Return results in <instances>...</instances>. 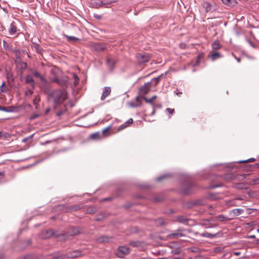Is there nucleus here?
Here are the masks:
<instances>
[{"label": "nucleus", "instance_id": "nucleus-23", "mask_svg": "<svg viewBox=\"0 0 259 259\" xmlns=\"http://www.w3.org/2000/svg\"><path fill=\"white\" fill-rule=\"evenodd\" d=\"M64 36L67 39V40L70 42H74L77 40H78L79 39L75 36H69L66 34H64Z\"/></svg>", "mask_w": 259, "mask_h": 259}, {"label": "nucleus", "instance_id": "nucleus-62", "mask_svg": "<svg viewBox=\"0 0 259 259\" xmlns=\"http://www.w3.org/2000/svg\"><path fill=\"white\" fill-rule=\"evenodd\" d=\"M2 135V133L0 132V137H1Z\"/></svg>", "mask_w": 259, "mask_h": 259}, {"label": "nucleus", "instance_id": "nucleus-32", "mask_svg": "<svg viewBox=\"0 0 259 259\" xmlns=\"http://www.w3.org/2000/svg\"><path fill=\"white\" fill-rule=\"evenodd\" d=\"M53 234H54V232H53V230H52L46 231V235L44 236V237L45 238H49L52 235H53Z\"/></svg>", "mask_w": 259, "mask_h": 259}, {"label": "nucleus", "instance_id": "nucleus-15", "mask_svg": "<svg viewBox=\"0 0 259 259\" xmlns=\"http://www.w3.org/2000/svg\"><path fill=\"white\" fill-rule=\"evenodd\" d=\"M26 82L30 84L32 88H34L35 86V82L34 79H33L32 76L28 75L26 76Z\"/></svg>", "mask_w": 259, "mask_h": 259}, {"label": "nucleus", "instance_id": "nucleus-12", "mask_svg": "<svg viewBox=\"0 0 259 259\" xmlns=\"http://www.w3.org/2000/svg\"><path fill=\"white\" fill-rule=\"evenodd\" d=\"M215 219L220 222H227L230 221L231 219L229 218L226 215L223 214H220L215 217Z\"/></svg>", "mask_w": 259, "mask_h": 259}, {"label": "nucleus", "instance_id": "nucleus-48", "mask_svg": "<svg viewBox=\"0 0 259 259\" xmlns=\"http://www.w3.org/2000/svg\"><path fill=\"white\" fill-rule=\"evenodd\" d=\"M236 4H237V2L235 0H231V2H230L229 6H234Z\"/></svg>", "mask_w": 259, "mask_h": 259}, {"label": "nucleus", "instance_id": "nucleus-25", "mask_svg": "<svg viewBox=\"0 0 259 259\" xmlns=\"http://www.w3.org/2000/svg\"><path fill=\"white\" fill-rule=\"evenodd\" d=\"M202 6L206 12L210 10V5L209 3L207 2H204L202 4Z\"/></svg>", "mask_w": 259, "mask_h": 259}, {"label": "nucleus", "instance_id": "nucleus-39", "mask_svg": "<svg viewBox=\"0 0 259 259\" xmlns=\"http://www.w3.org/2000/svg\"><path fill=\"white\" fill-rule=\"evenodd\" d=\"M80 231L78 228H73L72 229V234L73 235H76L79 234Z\"/></svg>", "mask_w": 259, "mask_h": 259}, {"label": "nucleus", "instance_id": "nucleus-17", "mask_svg": "<svg viewBox=\"0 0 259 259\" xmlns=\"http://www.w3.org/2000/svg\"><path fill=\"white\" fill-rule=\"evenodd\" d=\"M235 177V174H227L223 177V179L226 181H230L234 180Z\"/></svg>", "mask_w": 259, "mask_h": 259}, {"label": "nucleus", "instance_id": "nucleus-51", "mask_svg": "<svg viewBox=\"0 0 259 259\" xmlns=\"http://www.w3.org/2000/svg\"><path fill=\"white\" fill-rule=\"evenodd\" d=\"M133 122V119L132 118H131L127 120V121L125 122V123H126V124H132Z\"/></svg>", "mask_w": 259, "mask_h": 259}, {"label": "nucleus", "instance_id": "nucleus-56", "mask_svg": "<svg viewBox=\"0 0 259 259\" xmlns=\"http://www.w3.org/2000/svg\"><path fill=\"white\" fill-rule=\"evenodd\" d=\"M0 177H1L2 178L4 177V173L3 172H0Z\"/></svg>", "mask_w": 259, "mask_h": 259}, {"label": "nucleus", "instance_id": "nucleus-14", "mask_svg": "<svg viewBox=\"0 0 259 259\" xmlns=\"http://www.w3.org/2000/svg\"><path fill=\"white\" fill-rule=\"evenodd\" d=\"M52 82H55L58 84L63 86L65 85L66 81L65 80H61L57 77H54L51 79Z\"/></svg>", "mask_w": 259, "mask_h": 259}, {"label": "nucleus", "instance_id": "nucleus-35", "mask_svg": "<svg viewBox=\"0 0 259 259\" xmlns=\"http://www.w3.org/2000/svg\"><path fill=\"white\" fill-rule=\"evenodd\" d=\"M128 126V124H126L125 123L120 125L117 128V132H119L121 130H123V129H124L125 128H126V127H127Z\"/></svg>", "mask_w": 259, "mask_h": 259}, {"label": "nucleus", "instance_id": "nucleus-2", "mask_svg": "<svg viewBox=\"0 0 259 259\" xmlns=\"http://www.w3.org/2000/svg\"><path fill=\"white\" fill-rule=\"evenodd\" d=\"M151 56L147 53H140L137 55V59L139 63L145 64L149 61Z\"/></svg>", "mask_w": 259, "mask_h": 259}, {"label": "nucleus", "instance_id": "nucleus-30", "mask_svg": "<svg viewBox=\"0 0 259 259\" xmlns=\"http://www.w3.org/2000/svg\"><path fill=\"white\" fill-rule=\"evenodd\" d=\"M0 88H1V91L3 93H5V92H7L8 90V89L6 86L5 83L4 82H3V83L1 85V86L0 87Z\"/></svg>", "mask_w": 259, "mask_h": 259}, {"label": "nucleus", "instance_id": "nucleus-18", "mask_svg": "<svg viewBox=\"0 0 259 259\" xmlns=\"http://www.w3.org/2000/svg\"><path fill=\"white\" fill-rule=\"evenodd\" d=\"M17 30V27L12 23L11 24L9 29V33L11 35L15 34Z\"/></svg>", "mask_w": 259, "mask_h": 259}, {"label": "nucleus", "instance_id": "nucleus-44", "mask_svg": "<svg viewBox=\"0 0 259 259\" xmlns=\"http://www.w3.org/2000/svg\"><path fill=\"white\" fill-rule=\"evenodd\" d=\"M231 256H232L231 253H230L229 252H225L224 253L223 257H228V258H230L231 257Z\"/></svg>", "mask_w": 259, "mask_h": 259}, {"label": "nucleus", "instance_id": "nucleus-38", "mask_svg": "<svg viewBox=\"0 0 259 259\" xmlns=\"http://www.w3.org/2000/svg\"><path fill=\"white\" fill-rule=\"evenodd\" d=\"M33 92L31 89H28L25 93V95L26 96H30L32 95Z\"/></svg>", "mask_w": 259, "mask_h": 259}, {"label": "nucleus", "instance_id": "nucleus-53", "mask_svg": "<svg viewBox=\"0 0 259 259\" xmlns=\"http://www.w3.org/2000/svg\"><path fill=\"white\" fill-rule=\"evenodd\" d=\"M0 110L4 111H7V108L5 107L0 106Z\"/></svg>", "mask_w": 259, "mask_h": 259}, {"label": "nucleus", "instance_id": "nucleus-24", "mask_svg": "<svg viewBox=\"0 0 259 259\" xmlns=\"http://www.w3.org/2000/svg\"><path fill=\"white\" fill-rule=\"evenodd\" d=\"M202 236L205 237L207 238H212L215 237L217 234H212L208 232H205L201 235Z\"/></svg>", "mask_w": 259, "mask_h": 259}, {"label": "nucleus", "instance_id": "nucleus-45", "mask_svg": "<svg viewBox=\"0 0 259 259\" xmlns=\"http://www.w3.org/2000/svg\"><path fill=\"white\" fill-rule=\"evenodd\" d=\"M222 186H223V184L222 183H220L218 185H214V184H212L210 186V187L211 188H217V187H221Z\"/></svg>", "mask_w": 259, "mask_h": 259}, {"label": "nucleus", "instance_id": "nucleus-63", "mask_svg": "<svg viewBox=\"0 0 259 259\" xmlns=\"http://www.w3.org/2000/svg\"><path fill=\"white\" fill-rule=\"evenodd\" d=\"M257 231L258 233H259V228L257 229Z\"/></svg>", "mask_w": 259, "mask_h": 259}, {"label": "nucleus", "instance_id": "nucleus-4", "mask_svg": "<svg viewBox=\"0 0 259 259\" xmlns=\"http://www.w3.org/2000/svg\"><path fill=\"white\" fill-rule=\"evenodd\" d=\"M131 249L125 246H120L118 247L117 256L120 258H123L125 255L130 254Z\"/></svg>", "mask_w": 259, "mask_h": 259}, {"label": "nucleus", "instance_id": "nucleus-8", "mask_svg": "<svg viewBox=\"0 0 259 259\" xmlns=\"http://www.w3.org/2000/svg\"><path fill=\"white\" fill-rule=\"evenodd\" d=\"M111 90L110 87H104L103 93L101 98L102 101L104 100L111 93Z\"/></svg>", "mask_w": 259, "mask_h": 259}, {"label": "nucleus", "instance_id": "nucleus-22", "mask_svg": "<svg viewBox=\"0 0 259 259\" xmlns=\"http://www.w3.org/2000/svg\"><path fill=\"white\" fill-rule=\"evenodd\" d=\"M212 48L213 50H218L221 48V45L218 40H216L213 42Z\"/></svg>", "mask_w": 259, "mask_h": 259}, {"label": "nucleus", "instance_id": "nucleus-42", "mask_svg": "<svg viewBox=\"0 0 259 259\" xmlns=\"http://www.w3.org/2000/svg\"><path fill=\"white\" fill-rule=\"evenodd\" d=\"M73 77L74 79V83L77 84L79 82V78L76 74H73Z\"/></svg>", "mask_w": 259, "mask_h": 259}, {"label": "nucleus", "instance_id": "nucleus-41", "mask_svg": "<svg viewBox=\"0 0 259 259\" xmlns=\"http://www.w3.org/2000/svg\"><path fill=\"white\" fill-rule=\"evenodd\" d=\"M254 161H255V159L253 158H251L248 159L246 160L239 161H238V162L239 163L250 162H253Z\"/></svg>", "mask_w": 259, "mask_h": 259}, {"label": "nucleus", "instance_id": "nucleus-64", "mask_svg": "<svg viewBox=\"0 0 259 259\" xmlns=\"http://www.w3.org/2000/svg\"><path fill=\"white\" fill-rule=\"evenodd\" d=\"M173 259H180V258H173Z\"/></svg>", "mask_w": 259, "mask_h": 259}, {"label": "nucleus", "instance_id": "nucleus-55", "mask_svg": "<svg viewBox=\"0 0 259 259\" xmlns=\"http://www.w3.org/2000/svg\"><path fill=\"white\" fill-rule=\"evenodd\" d=\"M248 238H255V235H250V236H248L247 237Z\"/></svg>", "mask_w": 259, "mask_h": 259}, {"label": "nucleus", "instance_id": "nucleus-16", "mask_svg": "<svg viewBox=\"0 0 259 259\" xmlns=\"http://www.w3.org/2000/svg\"><path fill=\"white\" fill-rule=\"evenodd\" d=\"M115 63H116V61H115V59L113 58L110 57H109L107 58V65L111 69L113 68V66L115 64Z\"/></svg>", "mask_w": 259, "mask_h": 259}, {"label": "nucleus", "instance_id": "nucleus-29", "mask_svg": "<svg viewBox=\"0 0 259 259\" xmlns=\"http://www.w3.org/2000/svg\"><path fill=\"white\" fill-rule=\"evenodd\" d=\"M49 259H66V256L64 255H60L59 256H49Z\"/></svg>", "mask_w": 259, "mask_h": 259}, {"label": "nucleus", "instance_id": "nucleus-46", "mask_svg": "<svg viewBox=\"0 0 259 259\" xmlns=\"http://www.w3.org/2000/svg\"><path fill=\"white\" fill-rule=\"evenodd\" d=\"M166 110L170 114H172L174 112V109H171L170 108H166Z\"/></svg>", "mask_w": 259, "mask_h": 259}, {"label": "nucleus", "instance_id": "nucleus-19", "mask_svg": "<svg viewBox=\"0 0 259 259\" xmlns=\"http://www.w3.org/2000/svg\"><path fill=\"white\" fill-rule=\"evenodd\" d=\"M130 245L134 247H138L141 246L142 243L139 241H131L130 242Z\"/></svg>", "mask_w": 259, "mask_h": 259}, {"label": "nucleus", "instance_id": "nucleus-27", "mask_svg": "<svg viewBox=\"0 0 259 259\" xmlns=\"http://www.w3.org/2000/svg\"><path fill=\"white\" fill-rule=\"evenodd\" d=\"M100 134L98 133H94L90 136L91 139L94 140H97L100 138Z\"/></svg>", "mask_w": 259, "mask_h": 259}, {"label": "nucleus", "instance_id": "nucleus-47", "mask_svg": "<svg viewBox=\"0 0 259 259\" xmlns=\"http://www.w3.org/2000/svg\"><path fill=\"white\" fill-rule=\"evenodd\" d=\"M167 177L166 175H163L157 178V181L160 182L162 180Z\"/></svg>", "mask_w": 259, "mask_h": 259}, {"label": "nucleus", "instance_id": "nucleus-49", "mask_svg": "<svg viewBox=\"0 0 259 259\" xmlns=\"http://www.w3.org/2000/svg\"><path fill=\"white\" fill-rule=\"evenodd\" d=\"M222 3L225 5H227L229 6L230 2L231 0H222Z\"/></svg>", "mask_w": 259, "mask_h": 259}, {"label": "nucleus", "instance_id": "nucleus-20", "mask_svg": "<svg viewBox=\"0 0 259 259\" xmlns=\"http://www.w3.org/2000/svg\"><path fill=\"white\" fill-rule=\"evenodd\" d=\"M176 220L177 222L183 224H186L188 221V220L184 216L182 215L177 217Z\"/></svg>", "mask_w": 259, "mask_h": 259}, {"label": "nucleus", "instance_id": "nucleus-31", "mask_svg": "<svg viewBox=\"0 0 259 259\" xmlns=\"http://www.w3.org/2000/svg\"><path fill=\"white\" fill-rule=\"evenodd\" d=\"M109 240L107 236H102L101 237H99L98 239V241L99 242H107Z\"/></svg>", "mask_w": 259, "mask_h": 259}, {"label": "nucleus", "instance_id": "nucleus-57", "mask_svg": "<svg viewBox=\"0 0 259 259\" xmlns=\"http://www.w3.org/2000/svg\"><path fill=\"white\" fill-rule=\"evenodd\" d=\"M182 94V92H178L177 93V95L179 96H180Z\"/></svg>", "mask_w": 259, "mask_h": 259}, {"label": "nucleus", "instance_id": "nucleus-61", "mask_svg": "<svg viewBox=\"0 0 259 259\" xmlns=\"http://www.w3.org/2000/svg\"><path fill=\"white\" fill-rule=\"evenodd\" d=\"M184 45H183V44H181L180 45V46H181V48H183V47H184Z\"/></svg>", "mask_w": 259, "mask_h": 259}, {"label": "nucleus", "instance_id": "nucleus-52", "mask_svg": "<svg viewBox=\"0 0 259 259\" xmlns=\"http://www.w3.org/2000/svg\"><path fill=\"white\" fill-rule=\"evenodd\" d=\"M159 78H160V76L156 77V78H154L153 79V80H154V81H155V85H156L157 84V83H158V82L159 81Z\"/></svg>", "mask_w": 259, "mask_h": 259}, {"label": "nucleus", "instance_id": "nucleus-33", "mask_svg": "<svg viewBox=\"0 0 259 259\" xmlns=\"http://www.w3.org/2000/svg\"><path fill=\"white\" fill-rule=\"evenodd\" d=\"M202 225L205 226L206 228H210L212 225H210V223L209 220H205L202 223Z\"/></svg>", "mask_w": 259, "mask_h": 259}, {"label": "nucleus", "instance_id": "nucleus-50", "mask_svg": "<svg viewBox=\"0 0 259 259\" xmlns=\"http://www.w3.org/2000/svg\"><path fill=\"white\" fill-rule=\"evenodd\" d=\"M39 116V115L37 114H34L33 115H32L30 117V119L32 120V119H35L36 118L38 117Z\"/></svg>", "mask_w": 259, "mask_h": 259}, {"label": "nucleus", "instance_id": "nucleus-7", "mask_svg": "<svg viewBox=\"0 0 259 259\" xmlns=\"http://www.w3.org/2000/svg\"><path fill=\"white\" fill-rule=\"evenodd\" d=\"M151 88V83L147 82L142 86L140 90V94L142 95L147 94L150 91Z\"/></svg>", "mask_w": 259, "mask_h": 259}, {"label": "nucleus", "instance_id": "nucleus-37", "mask_svg": "<svg viewBox=\"0 0 259 259\" xmlns=\"http://www.w3.org/2000/svg\"><path fill=\"white\" fill-rule=\"evenodd\" d=\"M33 136H34V134H32V135H30V136H28V137H27L26 138H24L22 140V142L23 143H26L28 140H31V139H32L33 137Z\"/></svg>", "mask_w": 259, "mask_h": 259}, {"label": "nucleus", "instance_id": "nucleus-21", "mask_svg": "<svg viewBox=\"0 0 259 259\" xmlns=\"http://www.w3.org/2000/svg\"><path fill=\"white\" fill-rule=\"evenodd\" d=\"M142 98L145 101V102L146 103H150L151 105H153L154 104L153 103V101L155 100L157 98V96H153L150 99H148V98H146L145 97H143Z\"/></svg>", "mask_w": 259, "mask_h": 259}, {"label": "nucleus", "instance_id": "nucleus-43", "mask_svg": "<svg viewBox=\"0 0 259 259\" xmlns=\"http://www.w3.org/2000/svg\"><path fill=\"white\" fill-rule=\"evenodd\" d=\"M3 47L6 50L10 49L9 44L5 41H3Z\"/></svg>", "mask_w": 259, "mask_h": 259}, {"label": "nucleus", "instance_id": "nucleus-13", "mask_svg": "<svg viewBox=\"0 0 259 259\" xmlns=\"http://www.w3.org/2000/svg\"><path fill=\"white\" fill-rule=\"evenodd\" d=\"M209 57L212 61H214L221 58L222 56L220 53L215 52L210 54Z\"/></svg>", "mask_w": 259, "mask_h": 259}, {"label": "nucleus", "instance_id": "nucleus-9", "mask_svg": "<svg viewBox=\"0 0 259 259\" xmlns=\"http://www.w3.org/2000/svg\"><path fill=\"white\" fill-rule=\"evenodd\" d=\"M244 210L242 209L236 208L231 210L230 211V215L232 217L238 216L243 212Z\"/></svg>", "mask_w": 259, "mask_h": 259}, {"label": "nucleus", "instance_id": "nucleus-34", "mask_svg": "<svg viewBox=\"0 0 259 259\" xmlns=\"http://www.w3.org/2000/svg\"><path fill=\"white\" fill-rule=\"evenodd\" d=\"M40 97L39 96H36L33 100V103L34 105L37 106L39 102L40 101Z\"/></svg>", "mask_w": 259, "mask_h": 259}, {"label": "nucleus", "instance_id": "nucleus-40", "mask_svg": "<svg viewBox=\"0 0 259 259\" xmlns=\"http://www.w3.org/2000/svg\"><path fill=\"white\" fill-rule=\"evenodd\" d=\"M250 184L251 185L258 184H259V178H256V179L252 180L251 181Z\"/></svg>", "mask_w": 259, "mask_h": 259}, {"label": "nucleus", "instance_id": "nucleus-5", "mask_svg": "<svg viewBox=\"0 0 259 259\" xmlns=\"http://www.w3.org/2000/svg\"><path fill=\"white\" fill-rule=\"evenodd\" d=\"M63 210L65 212H72L76 211L81 209V207L80 205H73L69 206H62Z\"/></svg>", "mask_w": 259, "mask_h": 259}, {"label": "nucleus", "instance_id": "nucleus-1", "mask_svg": "<svg viewBox=\"0 0 259 259\" xmlns=\"http://www.w3.org/2000/svg\"><path fill=\"white\" fill-rule=\"evenodd\" d=\"M50 96L53 99L55 106L62 104L67 99V93L62 90L54 91Z\"/></svg>", "mask_w": 259, "mask_h": 259}, {"label": "nucleus", "instance_id": "nucleus-36", "mask_svg": "<svg viewBox=\"0 0 259 259\" xmlns=\"http://www.w3.org/2000/svg\"><path fill=\"white\" fill-rule=\"evenodd\" d=\"M111 129V126H108L107 127H106V128L104 129L102 131V134L103 135L106 136H107L108 134H107L106 133Z\"/></svg>", "mask_w": 259, "mask_h": 259}, {"label": "nucleus", "instance_id": "nucleus-11", "mask_svg": "<svg viewBox=\"0 0 259 259\" xmlns=\"http://www.w3.org/2000/svg\"><path fill=\"white\" fill-rule=\"evenodd\" d=\"M31 72L35 77L38 78L41 81L43 82H46L45 78L36 70H32Z\"/></svg>", "mask_w": 259, "mask_h": 259}, {"label": "nucleus", "instance_id": "nucleus-54", "mask_svg": "<svg viewBox=\"0 0 259 259\" xmlns=\"http://www.w3.org/2000/svg\"><path fill=\"white\" fill-rule=\"evenodd\" d=\"M234 254L235 255H239L241 254V252H239V251H235V252H234Z\"/></svg>", "mask_w": 259, "mask_h": 259}, {"label": "nucleus", "instance_id": "nucleus-60", "mask_svg": "<svg viewBox=\"0 0 259 259\" xmlns=\"http://www.w3.org/2000/svg\"><path fill=\"white\" fill-rule=\"evenodd\" d=\"M49 110H50V109H48L46 110V114H47V113L49 112Z\"/></svg>", "mask_w": 259, "mask_h": 259}, {"label": "nucleus", "instance_id": "nucleus-59", "mask_svg": "<svg viewBox=\"0 0 259 259\" xmlns=\"http://www.w3.org/2000/svg\"><path fill=\"white\" fill-rule=\"evenodd\" d=\"M236 60H237V61L238 62H240V58H236Z\"/></svg>", "mask_w": 259, "mask_h": 259}, {"label": "nucleus", "instance_id": "nucleus-6", "mask_svg": "<svg viewBox=\"0 0 259 259\" xmlns=\"http://www.w3.org/2000/svg\"><path fill=\"white\" fill-rule=\"evenodd\" d=\"M82 255V253L80 250H75L73 251H71L68 252L66 254L64 255L66 256V258H71V257H76L80 256Z\"/></svg>", "mask_w": 259, "mask_h": 259}, {"label": "nucleus", "instance_id": "nucleus-10", "mask_svg": "<svg viewBox=\"0 0 259 259\" xmlns=\"http://www.w3.org/2000/svg\"><path fill=\"white\" fill-rule=\"evenodd\" d=\"M128 104L131 107L133 108L140 106L142 104L141 98L137 97L136 98V103L131 102Z\"/></svg>", "mask_w": 259, "mask_h": 259}, {"label": "nucleus", "instance_id": "nucleus-28", "mask_svg": "<svg viewBox=\"0 0 259 259\" xmlns=\"http://www.w3.org/2000/svg\"><path fill=\"white\" fill-rule=\"evenodd\" d=\"M235 177L234 180H237L238 181L243 180L245 178V176L244 175H235Z\"/></svg>", "mask_w": 259, "mask_h": 259}, {"label": "nucleus", "instance_id": "nucleus-3", "mask_svg": "<svg viewBox=\"0 0 259 259\" xmlns=\"http://www.w3.org/2000/svg\"><path fill=\"white\" fill-rule=\"evenodd\" d=\"M184 229L179 228L173 233H170L167 235V238L169 239H177L181 237H184L185 236L183 233Z\"/></svg>", "mask_w": 259, "mask_h": 259}, {"label": "nucleus", "instance_id": "nucleus-26", "mask_svg": "<svg viewBox=\"0 0 259 259\" xmlns=\"http://www.w3.org/2000/svg\"><path fill=\"white\" fill-rule=\"evenodd\" d=\"M224 249V247L222 246H217L213 248V251L215 253H220L222 252Z\"/></svg>", "mask_w": 259, "mask_h": 259}, {"label": "nucleus", "instance_id": "nucleus-58", "mask_svg": "<svg viewBox=\"0 0 259 259\" xmlns=\"http://www.w3.org/2000/svg\"><path fill=\"white\" fill-rule=\"evenodd\" d=\"M256 243L257 244H259V239H257L256 241Z\"/></svg>", "mask_w": 259, "mask_h": 259}]
</instances>
